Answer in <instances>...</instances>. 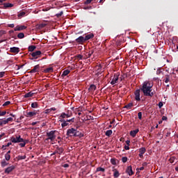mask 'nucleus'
Segmentation results:
<instances>
[{
  "label": "nucleus",
  "instance_id": "obj_47",
  "mask_svg": "<svg viewBox=\"0 0 178 178\" xmlns=\"http://www.w3.org/2000/svg\"><path fill=\"white\" fill-rule=\"evenodd\" d=\"M62 15H63V11H60L59 13H57V14L56 15V16L57 17H60V16H62Z\"/></svg>",
  "mask_w": 178,
  "mask_h": 178
},
{
  "label": "nucleus",
  "instance_id": "obj_61",
  "mask_svg": "<svg viewBox=\"0 0 178 178\" xmlns=\"http://www.w3.org/2000/svg\"><path fill=\"white\" fill-rule=\"evenodd\" d=\"M166 137H169L170 136V131H168L165 134Z\"/></svg>",
  "mask_w": 178,
  "mask_h": 178
},
{
  "label": "nucleus",
  "instance_id": "obj_14",
  "mask_svg": "<svg viewBox=\"0 0 178 178\" xmlns=\"http://www.w3.org/2000/svg\"><path fill=\"white\" fill-rule=\"evenodd\" d=\"M10 52L13 54H19L20 52V49L19 47H11L10 48Z\"/></svg>",
  "mask_w": 178,
  "mask_h": 178
},
{
  "label": "nucleus",
  "instance_id": "obj_58",
  "mask_svg": "<svg viewBox=\"0 0 178 178\" xmlns=\"http://www.w3.org/2000/svg\"><path fill=\"white\" fill-rule=\"evenodd\" d=\"M125 143H126L127 145L130 146V140H126Z\"/></svg>",
  "mask_w": 178,
  "mask_h": 178
},
{
  "label": "nucleus",
  "instance_id": "obj_13",
  "mask_svg": "<svg viewBox=\"0 0 178 178\" xmlns=\"http://www.w3.org/2000/svg\"><path fill=\"white\" fill-rule=\"evenodd\" d=\"M60 122L61 124V127L63 129H65V127H66V126H70V124L68 123L65 119H61L60 120Z\"/></svg>",
  "mask_w": 178,
  "mask_h": 178
},
{
  "label": "nucleus",
  "instance_id": "obj_36",
  "mask_svg": "<svg viewBox=\"0 0 178 178\" xmlns=\"http://www.w3.org/2000/svg\"><path fill=\"white\" fill-rule=\"evenodd\" d=\"M170 80V76L169 75H165V78L163 79V81L165 83H168Z\"/></svg>",
  "mask_w": 178,
  "mask_h": 178
},
{
  "label": "nucleus",
  "instance_id": "obj_53",
  "mask_svg": "<svg viewBox=\"0 0 178 178\" xmlns=\"http://www.w3.org/2000/svg\"><path fill=\"white\" fill-rule=\"evenodd\" d=\"M5 76V72H0V79H2Z\"/></svg>",
  "mask_w": 178,
  "mask_h": 178
},
{
  "label": "nucleus",
  "instance_id": "obj_60",
  "mask_svg": "<svg viewBox=\"0 0 178 178\" xmlns=\"http://www.w3.org/2000/svg\"><path fill=\"white\" fill-rule=\"evenodd\" d=\"M8 27H10L11 29H13V27H15V24H8Z\"/></svg>",
  "mask_w": 178,
  "mask_h": 178
},
{
  "label": "nucleus",
  "instance_id": "obj_56",
  "mask_svg": "<svg viewBox=\"0 0 178 178\" xmlns=\"http://www.w3.org/2000/svg\"><path fill=\"white\" fill-rule=\"evenodd\" d=\"M124 149H126V151H129V149H130V147L129 145H125Z\"/></svg>",
  "mask_w": 178,
  "mask_h": 178
},
{
  "label": "nucleus",
  "instance_id": "obj_20",
  "mask_svg": "<svg viewBox=\"0 0 178 178\" xmlns=\"http://www.w3.org/2000/svg\"><path fill=\"white\" fill-rule=\"evenodd\" d=\"M74 137H79L81 138V137H84V134L83 133L77 131V129H75V136Z\"/></svg>",
  "mask_w": 178,
  "mask_h": 178
},
{
  "label": "nucleus",
  "instance_id": "obj_55",
  "mask_svg": "<svg viewBox=\"0 0 178 178\" xmlns=\"http://www.w3.org/2000/svg\"><path fill=\"white\" fill-rule=\"evenodd\" d=\"M159 108H162V106H163V103L162 102H160L159 103Z\"/></svg>",
  "mask_w": 178,
  "mask_h": 178
},
{
  "label": "nucleus",
  "instance_id": "obj_23",
  "mask_svg": "<svg viewBox=\"0 0 178 178\" xmlns=\"http://www.w3.org/2000/svg\"><path fill=\"white\" fill-rule=\"evenodd\" d=\"M37 115V112L33 111V112H29L26 113V118H33V116H35Z\"/></svg>",
  "mask_w": 178,
  "mask_h": 178
},
{
  "label": "nucleus",
  "instance_id": "obj_63",
  "mask_svg": "<svg viewBox=\"0 0 178 178\" xmlns=\"http://www.w3.org/2000/svg\"><path fill=\"white\" fill-rule=\"evenodd\" d=\"M50 111H51V112H52V111H56V108L52 107L50 108Z\"/></svg>",
  "mask_w": 178,
  "mask_h": 178
},
{
  "label": "nucleus",
  "instance_id": "obj_29",
  "mask_svg": "<svg viewBox=\"0 0 178 178\" xmlns=\"http://www.w3.org/2000/svg\"><path fill=\"white\" fill-rule=\"evenodd\" d=\"M69 73H70V70H65L63 72V74H62V77H65V76H67V74H69Z\"/></svg>",
  "mask_w": 178,
  "mask_h": 178
},
{
  "label": "nucleus",
  "instance_id": "obj_19",
  "mask_svg": "<svg viewBox=\"0 0 178 178\" xmlns=\"http://www.w3.org/2000/svg\"><path fill=\"white\" fill-rule=\"evenodd\" d=\"M95 90H97V86L94 84H91L88 88V91H90V92H94Z\"/></svg>",
  "mask_w": 178,
  "mask_h": 178
},
{
  "label": "nucleus",
  "instance_id": "obj_6",
  "mask_svg": "<svg viewBox=\"0 0 178 178\" xmlns=\"http://www.w3.org/2000/svg\"><path fill=\"white\" fill-rule=\"evenodd\" d=\"M15 169H16V167L13 165L11 166H9V167L6 168L4 170V173L6 175H10V173H12V172H13L15 170Z\"/></svg>",
  "mask_w": 178,
  "mask_h": 178
},
{
  "label": "nucleus",
  "instance_id": "obj_32",
  "mask_svg": "<svg viewBox=\"0 0 178 178\" xmlns=\"http://www.w3.org/2000/svg\"><path fill=\"white\" fill-rule=\"evenodd\" d=\"M76 58L78 59V60H81L83 59H86V57H83V55L81 54H78L76 56Z\"/></svg>",
  "mask_w": 178,
  "mask_h": 178
},
{
  "label": "nucleus",
  "instance_id": "obj_38",
  "mask_svg": "<svg viewBox=\"0 0 178 178\" xmlns=\"http://www.w3.org/2000/svg\"><path fill=\"white\" fill-rule=\"evenodd\" d=\"M17 38H19V40H22V38H24V33H18Z\"/></svg>",
  "mask_w": 178,
  "mask_h": 178
},
{
  "label": "nucleus",
  "instance_id": "obj_43",
  "mask_svg": "<svg viewBox=\"0 0 178 178\" xmlns=\"http://www.w3.org/2000/svg\"><path fill=\"white\" fill-rule=\"evenodd\" d=\"M68 123H74V118H72V119L65 120Z\"/></svg>",
  "mask_w": 178,
  "mask_h": 178
},
{
  "label": "nucleus",
  "instance_id": "obj_31",
  "mask_svg": "<svg viewBox=\"0 0 178 178\" xmlns=\"http://www.w3.org/2000/svg\"><path fill=\"white\" fill-rule=\"evenodd\" d=\"M98 172H102L103 173L105 172V168H101V167H98L96 169V173H98Z\"/></svg>",
  "mask_w": 178,
  "mask_h": 178
},
{
  "label": "nucleus",
  "instance_id": "obj_39",
  "mask_svg": "<svg viewBox=\"0 0 178 178\" xmlns=\"http://www.w3.org/2000/svg\"><path fill=\"white\" fill-rule=\"evenodd\" d=\"M5 160L7 161V162H9L10 161V154H5Z\"/></svg>",
  "mask_w": 178,
  "mask_h": 178
},
{
  "label": "nucleus",
  "instance_id": "obj_27",
  "mask_svg": "<svg viewBox=\"0 0 178 178\" xmlns=\"http://www.w3.org/2000/svg\"><path fill=\"white\" fill-rule=\"evenodd\" d=\"M56 150L57 151V153L58 154V155H61L64 151L63 147H57Z\"/></svg>",
  "mask_w": 178,
  "mask_h": 178
},
{
  "label": "nucleus",
  "instance_id": "obj_62",
  "mask_svg": "<svg viewBox=\"0 0 178 178\" xmlns=\"http://www.w3.org/2000/svg\"><path fill=\"white\" fill-rule=\"evenodd\" d=\"M162 120H168V117H166V116H163V117H162Z\"/></svg>",
  "mask_w": 178,
  "mask_h": 178
},
{
  "label": "nucleus",
  "instance_id": "obj_3",
  "mask_svg": "<svg viewBox=\"0 0 178 178\" xmlns=\"http://www.w3.org/2000/svg\"><path fill=\"white\" fill-rule=\"evenodd\" d=\"M55 133H58V131L54 130V131H51L47 133V138L46 139V141H48L50 140L51 141H54L55 138H56V135H55Z\"/></svg>",
  "mask_w": 178,
  "mask_h": 178
},
{
  "label": "nucleus",
  "instance_id": "obj_33",
  "mask_svg": "<svg viewBox=\"0 0 178 178\" xmlns=\"http://www.w3.org/2000/svg\"><path fill=\"white\" fill-rule=\"evenodd\" d=\"M112 130H108L106 131L105 134L107 137H111V136H112Z\"/></svg>",
  "mask_w": 178,
  "mask_h": 178
},
{
  "label": "nucleus",
  "instance_id": "obj_25",
  "mask_svg": "<svg viewBox=\"0 0 178 178\" xmlns=\"http://www.w3.org/2000/svg\"><path fill=\"white\" fill-rule=\"evenodd\" d=\"M3 6L4 9H8V8H13L14 5L10 3H4Z\"/></svg>",
  "mask_w": 178,
  "mask_h": 178
},
{
  "label": "nucleus",
  "instance_id": "obj_64",
  "mask_svg": "<svg viewBox=\"0 0 178 178\" xmlns=\"http://www.w3.org/2000/svg\"><path fill=\"white\" fill-rule=\"evenodd\" d=\"M63 168H69V164L67 163L64 164Z\"/></svg>",
  "mask_w": 178,
  "mask_h": 178
},
{
  "label": "nucleus",
  "instance_id": "obj_18",
  "mask_svg": "<svg viewBox=\"0 0 178 178\" xmlns=\"http://www.w3.org/2000/svg\"><path fill=\"white\" fill-rule=\"evenodd\" d=\"M138 131H140V129H136L135 130L131 131H130V136L133 138L136 137V136H137V133H138Z\"/></svg>",
  "mask_w": 178,
  "mask_h": 178
},
{
  "label": "nucleus",
  "instance_id": "obj_2",
  "mask_svg": "<svg viewBox=\"0 0 178 178\" xmlns=\"http://www.w3.org/2000/svg\"><path fill=\"white\" fill-rule=\"evenodd\" d=\"M10 141L11 143H14V144L21 143H19V146L22 147H26V144L28 143L27 140L23 139L20 135L11 137Z\"/></svg>",
  "mask_w": 178,
  "mask_h": 178
},
{
  "label": "nucleus",
  "instance_id": "obj_46",
  "mask_svg": "<svg viewBox=\"0 0 178 178\" xmlns=\"http://www.w3.org/2000/svg\"><path fill=\"white\" fill-rule=\"evenodd\" d=\"M8 105H10V101L6 102L3 104V106H8Z\"/></svg>",
  "mask_w": 178,
  "mask_h": 178
},
{
  "label": "nucleus",
  "instance_id": "obj_41",
  "mask_svg": "<svg viewBox=\"0 0 178 178\" xmlns=\"http://www.w3.org/2000/svg\"><path fill=\"white\" fill-rule=\"evenodd\" d=\"M175 161H176V157H175V156H172L169 159V161L170 163H175Z\"/></svg>",
  "mask_w": 178,
  "mask_h": 178
},
{
  "label": "nucleus",
  "instance_id": "obj_59",
  "mask_svg": "<svg viewBox=\"0 0 178 178\" xmlns=\"http://www.w3.org/2000/svg\"><path fill=\"white\" fill-rule=\"evenodd\" d=\"M56 154H58L57 150L56 149L54 153L51 154V156H54V155H56Z\"/></svg>",
  "mask_w": 178,
  "mask_h": 178
},
{
  "label": "nucleus",
  "instance_id": "obj_35",
  "mask_svg": "<svg viewBox=\"0 0 178 178\" xmlns=\"http://www.w3.org/2000/svg\"><path fill=\"white\" fill-rule=\"evenodd\" d=\"M132 106H133V103H129L124 108H126V109H131Z\"/></svg>",
  "mask_w": 178,
  "mask_h": 178
},
{
  "label": "nucleus",
  "instance_id": "obj_34",
  "mask_svg": "<svg viewBox=\"0 0 178 178\" xmlns=\"http://www.w3.org/2000/svg\"><path fill=\"white\" fill-rule=\"evenodd\" d=\"M17 161H22L23 159H26V155H24V156L19 155L17 156Z\"/></svg>",
  "mask_w": 178,
  "mask_h": 178
},
{
  "label": "nucleus",
  "instance_id": "obj_42",
  "mask_svg": "<svg viewBox=\"0 0 178 178\" xmlns=\"http://www.w3.org/2000/svg\"><path fill=\"white\" fill-rule=\"evenodd\" d=\"M122 161L123 163H126V162H127V161H129V159L127 156H123L122 158Z\"/></svg>",
  "mask_w": 178,
  "mask_h": 178
},
{
  "label": "nucleus",
  "instance_id": "obj_10",
  "mask_svg": "<svg viewBox=\"0 0 178 178\" xmlns=\"http://www.w3.org/2000/svg\"><path fill=\"white\" fill-rule=\"evenodd\" d=\"M145 151H147L146 149H145V147H141V148H140L139 149V157L140 158H141V159H143V158H144V154H145Z\"/></svg>",
  "mask_w": 178,
  "mask_h": 178
},
{
  "label": "nucleus",
  "instance_id": "obj_51",
  "mask_svg": "<svg viewBox=\"0 0 178 178\" xmlns=\"http://www.w3.org/2000/svg\"><path fill=\"white\" fill-rule=\"evenodd\" d=\"M93 0H86L85 1L86 5H88V3H91Z\"/></svg>",
  "mask_w": 178,
  "mask_h": 178
},
{
  "label": "nucleus",
  "instance_id": "obj_11",
  "mask_svg": "<svg viewBox=\"0 0 178 178\" xmlns=\"http://www.w3.org/2000/svg\"><path fill=\"white\" fill-rule=\"evenodd\" d=\"M27 29V26L23 25V26H19L17 25L14 31H22L23 30H26Z\"/></svg>",
  "mask_w": 178,
  "mask_h": 178
},
{
  "label": "nucleus",
  "instance_id": "obj_9",
  "mask_svg": "<svg viewBox=\"0 0 178 178\" xmlns=\"http://www.w3.org/2000/svg\"><path fill=\"white\" fill-rule=\"evenodd\" d=\"M75 42H76V44H83V42H86L84 36H79L75 40Z\"/></svg>",
  "mask_w": 178,
  "mask_h": 178
},
{
  "label": "nucleus",
  "instance_id": "obj_54",
  "mask_svg": "<svg viewBox=\"0 0 178 178\" xmlns=\"http://www.w3.org/2000/svg\"><path fill=\"white\" fill-rule=\"evenodd\" d=\"M1 122L3 124H8V121L6 120L1 119Z\"/></svg>",
  "mask_w": 178,
  "mask_h": 178
},
{
  "label": "nucleus",
  "instance_id": "obj_12",
  "mask_svg": "<svg viewBox=\"0 0 178 178\" xmlns=\"http://www.w3.org/2000/svg\"><path fill=\"white\" fill-rule=\"evenodd\" d=\"M40 72V65H36L29 72V73H38Z\"/></svg>",
  "mask_w": 178,
  "mask_h": 178
},
{
  "label": "nucleus",
  "instance_id": "obj_15",
  "mask_svg": "<svg viewBox=\"0 0 178 178\" xmlns=\"http://www.w3.org/2000/svg\"><path fill=\"white\" fill-rule=\"evenodd\" d=\"M126 172L128 173L129 176H133V175H134L131 165L127 167Z\"/></svg>",
  "mask_w": 178,
  "mask_h": 178
},
{
  "label": "nucleus",
  "instance_id": "obj_1",
  "mask_svg": "<svg viewBox=\"0 0 178 178\" xmlns=\"http://www.w3.org/2000/svg\"><path fill=\"white\" fill-rule=\"evenodd\" d=\"M153 84L151 82L146 81H145L140 90L143 93L145 97H154V92H152Z\"/></svg>",
  "mask_w": 178,
  "mask_h": 178
},
{
  "label": "nucleus",
  "instance_id": "obj_30",
  "mask_svg": "<svg viewBox=\"0 0 178 178\" xmlns=\"http://www.w3.org/2000/svg\"><path fill=\"white\" fill-rule=\"evenodd\" d=\"M35 48H37V47H35L34 45H31L29 47L28 49H29V52H33L34 49H35Z\"/></svg>",
  "mask_w": 178,
  "mask_h": 178
},
{
  "label": "nucleus",
  "instance_id": "obj_8",
  "mask_svg": "<svg viewBox=\"0 0 178 178\" xmlns=\"http://www.w3.org/2000/svg\"><path fill=\"white\" fill-rule=\"evenodd\" d=\"M141 90L140 89H137L135 92H134V95H135V99L136 101H137L138 102H139V101H141V99L140 98V93Z\"/></svg>",
  "mask_w": 178,
  "mask_h": 178
},
{
  "label": "nucleus",
  "instance_id": "obj_48",
  "mask_svg": "<svg viewBox=\"0 0 178 178\" xmlns=\"http://www.w3.org/2000/svg\"><path fill=\"white\" fill-rule=\"evenodd\" d=\"M5 115H6V111H0V116H5Z\"/></svg>",
  "mask_w": 178,
  "mask_h": 178
},
{
  "label": "nucleus",
  "instance_id": "obj_24",
  "mask_svg": "<svg viewBox=\"0 0 178 178\" xmlns=\"http://www.w3.org/2000/svg\"><path fill=\"white\" fill-rule=\"evenodd\" d=\"M0 163L1 168H6V166H8V165H9V163H8L5 159L2 160Z\"/></svg>",
  "mask_w": 178,
  "mask_h": 178
},
{
  "label": "nucleus",
  "instance_id": "obj_17",
  "mask_svg": "<svg viewBox=\"0 0 178 178\" xmlns=\"http://www.w3.org/2000/svg\"><path fill=\"white\" fill-rule=\"evenodd\" d=\"M34 95H35V92H34V90L31 91L24 95V98H31V97H34Z\"/></svg>",
  "mask_w": 178,
  "mask_h": 178
},
{
  "label": "nucleus",
  "instance_id": "obj_7",
  "mask_svg": "<svg viewBox=\"0 0 178 178\" xmlns=\"http://www.w3.org/2000/svg\"><path fill=\"white\" fill-rule=\"evenodd\" d=\"M76 134V129L71 128L67 130V136L69 137H74Z\"/></svg>",
  "mask_w": 178,
  "mask_h": 178
},
{
  "label": "nucleus",
  "instance_id": "obj_45",
  "mask_svg": "<svg viewBox=\"0 0 178 178\" xmlns=\"http://www.w3.org/2000/svg\"><path fill=\"white\" fill-rule=\"evenodd\" d=\"M111 163H112V165H116V159H111Z\"/></svg>",
  "mask_w": 178,
  "mask_h": 178
},
{
  "label": "nucleus",
  "instance_id": "obj_40",
  "mask_svg": "<svg viewBox=\"0 0 178 178\" xmlns=\"http://www.w3.org/2000/svg\"><path fill=\"white\" fill-rule=\"evenodd\" d=\"M26 13L25 12H21L18 14V17L19 19H22V17H23V16H25Z\"/></svg>",
  "mask_w": 178,
  "mask_h": 178
},
{
  "label": "nucleus",
  "instance_id": "obj_5",
  "mask_svg": "<svg viewBox=\"0 0 178 178\" xmlns=\"http://www.w3.org/2000/svg\"><path fill=\"white\" fill-rule=\"evenodd\" d=\"M41 51H33L32 53H30V56H32V58H30V59L31 60H33V59H38V58H40V56L41 55Z\"/></svg>",
  "mask_w": 178,
  "mask_h": 178
},
{
  "label": "nucleus",
  "instance_id": "obj_57",
  "mask_svg": "<svg viewBox=\"0 0 178 178\" xmlns=\"http://www.w3.org/2000/svg\"><path fill=\"white\" fill-rule=\"evenodd\" d=\"M5 136V133H3L0 135V140H2V138Z\"/></svg>",
  "mask_w": 178,
  "mask_h": 178
},
{
  "label": "nucleus",
  "instance_id": "obj_44",
  "mask_svg": "<svg viewBox=\"0 0 178 178\" xmlns=\"http://www.w3.org/2000/svg\"><path fill=\"white\" fill-rule=\"evenodd\" d=\"M138 119H139L140 120H141V119H143V113L139 112V113H138Z\"/></svg>",
  "mask_w": 178,
  "mask_h": 178
},
{
  "label": "nucleus",
  "instance_id": "obj_50",
  "mask_svg": "<svg viewBox=\"0 0 178 178\" xmlns=\"http://www.w3.org/2000/svg\"><path fill=\"white\" fill-rule=\"evenodd\" d=\"M44 113L48 114L51 113V108H47L44 111Z\"/></svg>",
  "mask_w": 178,
  "mask_h": 178
},
{
  "label": "nucleus",
  "instance_id": "obj_26",
  "mask_svg": "<svg viewBox=\"0 0 178 178\" xmlns=\"http://www.w3.org/2000/svg\"><path fill=\"white\" fill-rule=\"evenodd\" d=\"M46 26L47 24H38L36 25V29H38V30H42V29H44V27H45Z\"/></svg>",
  "mask_w": 178,
  "mask_h": 178
},
{
  "label": "nucleus",
  "instance_id": "obj_49",
  "mask_svg": "<svg viewBox=\"0 0 178 178\" xmlns=\"http://www.w3.org/2000/svg\"><path fill=\"white\" fill-rule=\"evenodd\" d=\"M6 120H7V123H8V122H13V118L10 117Z\"/></svg>",
  "mask_w": 178,
  "mask_h": 178
},
{
  "label": "nucleus",
  "instance_id": "obj_4",
  "mask_svg": "<svg viewBox=\"0 0 178 178\" xmlns=\"http://www.w3.org/2000/svg\"><path fill=\"white\" fill-rule=\"evenodd\" d=\"M120 76V72H117L114 74L113 79L111 82V86H114V84H118L119 81V77Z\"/></svg>",
  "mask_w": 178,
  "mask_h": 178
},
{
  "label": "nucleus",
  "instance_id": "obj_37",
  "mask_svg": "<svg viewBox=\"0 0 178 178\" xmlns=\"http://www.w3.org/2000/svg\"><path fill=\"white\" fill-rule=\"evenodd\" d=\"M31 108H38V103L37 102H33L31 104Z\"/></svg>",
  "mask_w": 178,
  "mask_h": 178
},
{
  "label": "nucleus",
  "instance_id": "obj_52",
  "mask_svg": "<svg viewBox=\"0 0 178 178\" xmlns=\"http://www.w3.org/2000/svg\"><path fill=\"white\" fill-rule=\"evenodd\" d=\"M17 70H20V69L23 68V67L24 66V65H17Z\"/></svg>",
  "mask_w": 178,
  "mask_h": 178
},
{
  "label": "nucleus",
  "instance_id": "obj_16",
  "mask_svg": "<svg viewBox=\"0 0 178 178\" xmlns=\"http://www.w3.org/2000/svg\"><path fill=\"white\" fill-rule=\"evenodd\" d=\"M113 177L114 178H118L119 176H120V173H119V171L115 168V167H113Z\"/></svg>",
  "mask_w": 178,
  "mask_h": 178
},
{
  "label": "nucleus",
  "instance_id": "obj_21",
  "mask_svg": "<svg viewBox=\"0 0 178 178\" xmlns=\"http://www.w3.org/2000/svg\"><path fill=\"white\" fill-rule=\"evenodd\" d=\"M91 38H94V33L86 35L84 38V40L85 41H88V40H91Z\"/></svg>",
  "mask_w": 178,
  "mask_h": 178
},
{
  "label": "nucleus",
  "instance_id": "obj_22",
  "mask_svg": "<svg viewBox=\"0 0 178 178\" xmlns=\"http://www.w3.org/2000/svg\"><path fill=\"white\" fill-rule=\"evenodd\" d=\"M67 118H70V115L66 114L65 113H62L59 116V119H66Z\"/></svg>",
  "mask_w": 178,
  "mask_h": 178
},
{
  "label": "nucleus",
  "instance_id": "obj_28",
  "mask_svg": "<svg viewBox=\"0 0 178 178\" xmlns=\"http://www.w3.org/2000/svg\"><path fill=\"white\" fill-rule=\"evenodd\" d=\"M54 72V68L52 67H49L44 70V73H52Z\"/></svg>",
  "mask_w": 178,
  "mask_h": 178
}]
</instances>
